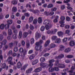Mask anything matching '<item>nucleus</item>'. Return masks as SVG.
I'll use <instances>...</instances> for the list:
<instances>
[{
    "mask_svg": "<svg viewBox=\"0 0 75 75\" xmlns=\"http://www.w3.org/2000/svg\"><path fill=\"white\" fill-rule=\"evenodd\" d=\"M44 24H47L45 25V28L46 30H49L50 29V27L52 25L51 24V22L49 20H45L43 22Z\"/></svg>",
    "mask_w": 75,
    "mask_h": 75,
    "instance_id": "f257e3e1",
    "label": "nucleus"
},
{
    "mask_svg": "<svg viewBox=\"0 0 75 75\" xmlns=\"http://www.w3.org/2000/svg\"><path fill=\"white\" fill-rule=\"evenodd\" d=\"M54 65L55 66H58L59 68H64L65 67V65L63 64H59V61L58 60H56L55 61V63L54 64Z\"/></svg>",
    "mask_w": 75,
    "mask_h": 75,
    "instance_id": "f03ea898",
    "label": "nucleus"
},
{
    "mask_svg": "<svg viewBox=\"0 0 75 75\" xmlns=\"http://www.w3.org/2000/svg\"><path fill=\"white\" fill-rule=\"evenodd\" d=\"M60 19L61 21L59 22V23L61 24L60 25V27H64V23H65L64 21L65 19V17H64V16H61L60 18Z\"/></svg>",
    "mask_w": 75,
    "mask_h": 75,
    "instance_id": "7ed1b4c3",
    "label": "nucleus"
},
{
    "mask_svg": "<svg viewBox=\"0 0 75 75\" xmlns=\"http://www.w3.org/2000/svg\"><path fill=\"white\" fill-rule=\"evenodd\" d=\"M57 46L56 45L54 44H51L49 46V47L47 48L45 52H46L47 51H49L51 50V48H55Z\"/></svg>",
    "mask_w": 75,
    "mask_h": 75,
    "instance_id": "20e7f679",
    "label": "nucleus"
},
{
    "mask_svg": "<svg viewBox=\"0 0 75 75\" xmlns=\"http://www.w3.org/2000/svg\"><path fill=\"white\" fill-rule=\"evenodd\" d=\"M57 29H55L54 30H51L50 31L48 30L47 31V33L49 34H54L57 33Z\"/></svg>",
    "mask_w": 75,
    "mask_h": 75,
    "instance_id": "39448f33",
    "label": "nucleus"
},
{
    "mask_svg": "<svg viewBox=\"0 0 75 75\" xmlns=\"http://www.w3.org/2000/svg\"><path fill=\"white\" fill-rule=\"evenodd\" d=\"M36 46L35 47V49L36 51H42V49H41L42 47V46L40 45H36Z\"/></svg>",
    "mask_w": 75,
    "mask_h": 75,
    "instance_id": "423d86ee",
    "label": "nucleus"
},
{
    "mask_svg": "<svg viewBox=\"0 0 75 75\" xmlns=\"http://www.w3.org/2000/svg\"><path fill=\"white\" fill-rule=\"evenodd\" d=\"M19 52L22 54H23L24 55H25L26 54V52H27V51L26 50L24 51L23 48L22 47H21L19 49Z\"/></svg>",
    "mask_w": 75,
    "mask_h": 75,
    "instance_id": "0eeeda50",
    "label": "nucleus"
},
{
    "mask_svg": "<svg viewBox=\"0 0 75 75\" xmlns=\"http://www.w3.org/2000/svg\"><path fill=\"white\" fill-rule=\"evenodd\" d=\"M64 57V55L62 54H61L58 55V56H57L55 57V59H61L62 58Z\"/></svg>",
    "mask_w": 75,
    "mask_h": 75,
    "instance_id": "6e6552de",
    "label": "nucleus"
},
{
    "mask_svg": "<svg viewBox=\"0 0 75 75\" xmlns=\"http://www.w3.org/2000/svg\"><path fill=\"white\" fill-rule=\"evenodd\" d=\"M8 35H12L13 34V33L12 32V30L11 29H9L8 30Z\"/></svg>",
    "mask_w": 75,
    "mask_h": 75,
    "instance_id": "1a4fd4ad",
    "label": "nucleus"
},
{
    "mask_svg": "<svg viewBox=\"0 0 75 75\" xmlns=\"http://www.w3.org/2000/svg\"><path fill=\"white\" fill-rule=\"evenodd\" d=\"M40 65L41 67L42 68H45V67H46V68H48V67H47V66H48V64L43 63H40Z\"/></svg>",
    "mask_w": 75,
    "mask_h": 75,
    "instance_id": "9d476101",
    "label": "nucleus"
},
{
    "mask_svg": "<svg viewBox=\"0 0 75 75\" xmlns=\"http://www.w3.org/2000/svg\"><path fill=\"white\" fill-rule=\"evenodd\" d=\"M43 43V40H40L39 42H36L35 43L36 45H40L41 44H42Z\"/></svg>",
    "mask_w": 75,
    "mask_h": 75,
    "instance_id": "9b49d317",
    "label": "nucleus"
},
{
    "mask_svg": "<svg viewBox=\"0 0 75 75\" xmlns=\"http://www.w3.org/2000/svg\"><path fill=\"white\" fill-rule=\"evenodd\" d=\"M57 34L59 37H62L64 33L61 31H59L57 33Z\"/></svg>",
    "mask_w": 75,
    "mask_h": 75,
    "instance_id": "f8f14e48",
    "label": "nucleus"
},
{
    "mask_svg": "<svg viewBox=\"0 0 75 75\" xmlns=\"http://www.w3.org/2000/svg\"><path fill=\"white\" fill-rule=\"evenodd\" d=\"M41 70H42V68L41 67H39L35 69V72H40Z\"/></svg>",
    "mask_w": 75,
    "mask_h": 75,
    "instance_id": "ddd939ff",
    "label": "nucleus"
},
{
    "mask_svg": "<svg viewBox=\"0 0 75 75\" xmlns=\"http://www.w3.org/2000/svg\"><path fill=\"white\" fill-rule=\"evenodd\" d=\"M35 37L36 38H38L40 37H41V35L40 34L38 33V32L36 33Z\"/></svg>",
    "mask_w": 75,
    "mask_h": 75,
    "instance_id": "4468645a",
    "label": "nucleus"
},
{
    "mask_svg": "<svg viewBox=\"0 0 75 75\" xmlns=\"http://www.w3.org/2000/svg\"><path fill=\"white\" fill-rule=\"evenodd\" d=\"M69 44L70 46H71V47H73V46H74V45H75V42L73 41H71L70 42Z\"/></svg>",
    "mask_w": 75,
    "mask_h": 75,
    "instance_id": "2eb2a0df",
    "label": "nucleus"
},
{
    "mask_svg": "<svg viewBox=\"0 0 75 75\" xmlns=\"http://www.w3.org/2000/svg\"><path fill=\"white\" fill-rule=\"evenodd\" d=\"M12 37L13 39L16 40L17 38V37H18V35L16 34H14L12 35Z\"/></svg>",
    "mask_w": 75,
    "mask_h": 75,
    "instance_id": "dca6fc26",
    "label": "nucleus"
},
{
    "mask_svg": "<svg viewBox=\"0 0 75 75\" xmlns=\"http://www.w3.org/2000/svg\"><path fill=\"white\" fill-rule=\"evenodd\" d=\"M33 68H30L26 71V74H29L31 71H33Z\"/></svg>",
    "mask_w": 75,
    "mask_h": 75,
    "instance_id": "f3484780",
    "label": "nucleus"
},
{
    "mask_svg": "<svg viewBox=\"0 0 75 75\" xmlns=\"http://www.w3.org/2000/svg\"><path fill=\"white\" fill-rule=\"evenodd\" d=\"M22 67V64H21V63L20 62L18 63L17 64V67L18 68H21Z\"/></svg>",
    "mask_w": 75,
    "mask_h": 75,
    "instance_id": "a211bd4d",
    "label": "nucleus"
},
{
    "mask_svg": "<svg viewBox=\"0 0 75 75\" xmlns=\"http://www.w3.org/2000/svg\"><path fill=\"white\" fill-rule=\"evenodd\" d=\"M38 62V60L36 59L34 60L32 63V64L33 65H35V64H37V63Z\"/></svg>",
    "mask_w": 75,
    "mask_h": 75,
    "instance_id": "6ab92c4d",
    "label": "nucleus"
},
{
    "mask_svg": "<svg viewBox=\"0 0 75 75\" xmlns=\"http://www.w3.org/2000/svg\"><path fill=\"white\" fill-rule=\"evenodd\" d=\"M28 35V33L27 32H24L23 33V38H26L27 37V35Z\"/></svg>",
    "mask_w": 75,
    "mask_h": 75,
    "instance_id": "aec40b11",
    "label": "nucleus"
},
{
    "mask_svg": "<svg viewBox=\"0 0 75 75\" xmlns=\"http://www.w3.org/2000/svg\"><path fill=\"white\" fill-rule=\"evenodd\" d=\"M50 40H47L45 44V47H47V46H48V45H49V44H50Z\"/></svg>",
    "mask_w": 75,
    "mask_h": 75,
    "instance_id": "412c9836",
    "label": "nucleus"
},
{
    "mask_svg": "<svg viewBox=\"0 0 75 75\" xmlns=\"http://www.w3.org/2000/svg\"><path fill=\"white\" fill-rule=\"evenodd\" d=\"M61 41V39L60 38H57V39L56 40L55 42L56 43H58L59 44V43H60Z\"/></svg>",
    "mask_w": 75,
    "mask_h": 75,
    "instance_id": "4be33fe9",
    "label": "nucleus"
},
{
    "mask_svg": "<svg viewBox=\"0 0 75 75\" xmlns=\"http://www.w3.org/2000/svg\"><path fill=\"white\" fill-rule=\"evenodd\" d=\"M22 37V31L21 30L19 32L18 38L19 39H21Z\"/></svg>",
    "mask_w": 75,
    "mask_h": 75,
    "instance_id": "5701e85b",
    "label": "nucleus"
},
{
    "mask_svg": "<svg viewBox=\"0 0 75 75\" xmlns=\"http://www.w3.org/2000/svg\"><path fill=\"white\" fill-rule=\"evenodd\" d=\"M59 47L60 50L61 51H63L65 49V47L63 45H60L59 46Z\"/></svg>",
    "mask_w": 75,
    "mask_h": 75,
    "instance_id": "b1692460",
    "label": "nucleus"
},
{
    "mask_svg": "<svg viewBox=\"0 0 75 75\" xmlns=\"http://www.w3.org/2000/svg\"><path fill=\"white\" fill-rule=\"evenodd\" d=\"M57 38H58V37L57 36H52V41H55L56 40H57Z\"/></svg>",
    "mask_w": 75,
    "mask_h": 75,
    "instance_id": "393cba45",
    "label": "nucleus"
},
{
    "mask_svg": "<svg viewBox=\"0 0 75 75\" xmlns=\"http://www.w3.org/2000/svg\"><path fill=\"white\" fill-rule=\"evenodd\" d=\"M10 28V25L9 24L7 23L5 25V28L6 30L7 29H8Z\"/></svg>",
    "mask_w": 75,
    "mask_h": 75,
    "instance_id": "a878e982",
    "label": "nucleus"
},
{
    "mask_svg": "<svg viewBox=\"0 0 75 75\" xmlns=\"http://www.w3.org/2000/svg\"><path fill=\"white\" fill-rule=\"evenodd\" d=\"M7 23L9 25H10V24H11L13 23V20L11 19L7 20Z\"/></svg>",
    "mask_w": 75,
    "mask_h": 75,
    "instance_id": "bb28decb",
    "label": "nucleus"
},
{
    "mask_svg": "<svg viewBox=\"0 0 75 75\" xmlns=\"http://www.w3.org/2000/svg\"><path fill=\"white\" fill-rule=\"evenodd\" d=\"M54 6L53 5L51 4H50L47 6V8H52V7H53Z\"/></svg>",
    "mask_w": 75,
    "mask_h": 75,
    "instance_id": "cd10ccee",
    "label": "nucleus"
},
{
    "mask_svg": "<svg viewBox=\"0 0 75 75\" xmlns=\"http://www.w3.org/2000/svg\"><path fill=\"white\" fill-rule=\"evenodd\" d=\"M69 75H75V72H73V71L71 70L69 71Z\"/></svg>",
    "mask_w": 75,
    "mask_h": 75,
    "instance_id": "c85d7f7f",
    "label": "nucleus"
},
{
    "mask_svg": "<svg viewBox=\"0 0 75 75\" xmlns=\"http://www.w3.org/2000/svg\"><path fill=\"white\" fill-rule=\"evenodd\" d=\"M28 66V64H26L25 65H24L21 69V70H25V69Z\"/></svg>",
    "mask_w": 75,
    "mask_h": 75,
    "instance_id": "c756f323",
    "label": "nucleus"
},
{
    "mask_svg": "<svg viewBox=\"0 0 75 75\" xmlns=\"http://www.w3.org/2000/svg\"><path fill=\"white\" fill-rule=\"evenodd\" d=\"M34 20V17L33 16H31L29 18V22L30 23H31Z\"/></svg>",
    "mask_w": 75,
    "mask_h": 75,
    "instance_id": "7c9ffc66",
    "label": "nucleus"
},
{
    "mask_svg": "<svg viewBox=\"0 0 75 75\" xmlns=\"http://www.w3.org/2000/svg\"><path fill=\"white\" fill-rule=\"evenodd\" d=\"M5 28V25H4V24H1L0 25V28L1 29V30H3L4 29V28Z\"/></svg>",
    "mask_w": 75,
    "mask_h": 75,
    "instance_id": "2f4dec72",
    "label": "nucleus"
},
{
    "mask_svg": "<svg viewBox=\"0 0 75 75\" xmlns=\"http://www.w3.org/2000/svg\"><path fill=\"white\" fill-rule=\"evenodd\" d=\"M67 58H74V56L71 55H67L66 56Z\"/></svg>",
    "mask_w": 75,
    "mask_h": 75,
    "instance_id": "473e14b6",
    "label": "nucleus"
},
{
    "mask_svg": "<svg viewBox=\"0 0 75 75\" xmlns=\"http://www.w3.org/2000/svg\"><path fill=\"white\" fill-rule=\"evenodd\" d=\"M1 43H2V44L5 45L7 43V40L6 39H4L1 42Z\"/></svg>",
    "mask_w": 75,
    "mask_h": 75,
    "instance_id": "72a5a7b5",
    "label": "nucleus"
},
{
    "mask_svg": "<svg viewBox=\"0 0 75 75\" xmlns=\"http://www.w3.org/2000/svg\"><path fill=\"white\" fill-rule=\"evenodd\" d=\"M54 68L52 67H50L49 69V72H53V71H54Z\"/></svg>",
    "mask_w": 75,
    "mask_h": 75,
    "instance_id": "f704fd0d",
    "label": "nucleus"
},
{
    "mask_svg": "<svg viewBox=\"0 0 75 75\" xmlns=\"http://www.w3.org/2000/svg\"><path fill=\"white\" fill-rule=\"evenodd\" d=\"M34 57H35V56L34 54H32L30 56L29 59L30 60L33 59L34 58Z\"/></svg>",
    "mask_w": 75,
    "mask_h": 75,
    "instance_id": "c9c22d12",
    "label": "nucleus"
},
{
    "mask_svg": "<svg viewBox=\"0 0 75 75\" xmlns=\"http://www.w3.org/2000/svg\"><path fill=\"white\" fill-rule=\"evenodd\" d=\"M26 47L27 48H29L30 47V41L28 40L26 42Z\"/></svg>",
    "mask_w": 75,
    "mask_h": 75,
    "instance_id": "e433bc0d",
    "label": "nucleus"
},
{
    "mask_svg": "<svg viewBox=\"0 0 75 75\" xmlns=\"http://www.w3.org/2000/svg\"><path fill=\"white\" fill-rule=\"evenodd\" d=\"M71 51V48H67L65 50L64 52H69Z\"/></svg>",
    "mask_w": 75,
    "mask_h": 75,
    "instance_id": "4c0bfd02",
    "label": "nucleus"
},
{
    "mask_svg": "<svg viewBox=\"0 0 75 75\" xmlns=\"http://www.w3.org/2000/svg\"><path fill=\"white\" fill-rule=\"evenodd\" d=\"M12 59L13 58H12L11 57H9L7 59V61L8 62L11 61H12Z\"/></svg>",
    "mask_w": 75,
    "mask_h": 75,
    "instance_id": "58836bf2",
    "label": "nucleus"
},
{
    "mask_svg": "<svg viewBox=\"0 0 75 75\" xmlns=\"http://www.w3.org/2000/svg\"><path fill=\"white\" fill-rule=\"evenodd\" d=\"M13 46V43L11 42L9 43L8 47L9 48H12Z\"/></svg>",
    "mask_w": 75,
    "mask_h": 75,
    "instance_id": "ea45409f",
    "label": "nucleus"
},
{
    "mask_svg": "<svg viewBox=\"0 0 75 75\" xmlns=\"http://www.w3.org/2000/svg\"><path fill=\"white\" fill-rule=\"evenodd\" d=\"M44 30H45V27L44 26H42L40 28V31H44Z\"/></svg>",
    "mask_w": 75,
    "mask_h": 75,
    "instance_id": "a19ab883",
    "label": "nucleus"
},
{
    "mask_svg": "<svg viewBox=\"0 0 75 75\" xmlns=\"http://www.w3.org/2000/svg\"><path fill=\"white\" fill-rule=\"evenodd\" d=\"M30 44H33L34 43V39L33 38H32L30 39Z\"/></svg>",
    "mask_w": 75,
    "mask_h": 75,
    "instance_id": "79ce46f5",
    "label": "nucleus"
},
{
    "mask_svg": "<svg viewBox=\"0 0 75 75\" xmlns=\"http://www.w3.org/2000/svg\"><path fill=\"white\" fill-rule=\"evenodd\" d=\"M29 28L30 30H32L34 29V27L33 26V25L31 24L30 25Z\"/></svg>",
    "mask_w": 75,
    "mask_h": 75,
    "instance_id": "37998d69",
    "label": "nucleus"
},
{
    "mask_svg": "<svg viewBox=\"0 0 75 75\" xmlns=\"http://www.w3.org/2000/svg\"><path fill=\"white\" fill-rule=\"evenodd\" d=\"M37 23V19H35L33 21V24H35Z\"/></svg>",
    "mask_w": 75,
    "mask_h": 75,
    "instance_id": "c03bdc74",
    "label": "nucleus"
},
{
    "mask_svg": "<svg viewBox=\"0 0 75 75\" xmlns=\"http://www.w3.org/2000/svg\"><path fill=\"white\" fill-rule=\"evenodd\" d=\"M30 11H32L34 13H38V10H33L32 9H30Z\"/></svg>",
    "mask_w": 75,
    "mask_h": 75,
    "instance_id": "a18cd8bd",
    "label": "nucleus"
},
{
    "mask_svg": "<svg viewBox=\"0 0 75 75\" xmlns=\"http://www.w3.org/2000/svg\"><path fill=\"white\" fill-rule=\"evenodd\" d=\"M17 2L16 1H13L11 2V4L13 5L17 4Z\"/></svg>",
    "mask_w": 75,
    "mask_h": 75,
    "instance_id": "49530a36",
    "label": "nucleus"
},
{
    "mask_svg": "<svg viewBox=\"0 0 75 75\" xmlns=\"http://www.w3.org/2000/svg\"><path fill=\"white\" fill-rule=\"evenodd\" d=\"M12 11L13 12H16L17 11V8L16 7H13L12 8Z\"/></svg>",
    "mask_w": 75,
    "mask_h": 75,
    "instance_id": "de8ad7c7",
    "label": "nucleus"
},
{
    "mask_svg": "<svg viewBox=\"0 0 75 75\" xmlns=\"http://www.w3.org/2000/svg\"><path fill=\"white\" fill-rule=\"evenodd\" d=\"M38 21L39 23H41L42 22V18L41 17H39L38 19Z\"/></svg>",
    "mask_w": 75,
    "mask_h": 75,
    "instance_id": "09e8293b",
    "label": "nucleus"
},
{
    "mask_svg": "<svg viewBox=\"0 0 75 75\" xmlns=\"http://www.w3.org/2000/svg\"><path fill=\"white\" fill-rule=\"evenodd\" d=\"M21 43L22 44V46H25V41H24V40H22L21 42Z\"/></svg>",
    "mask_w": 75,
    "mask_h": 75,
    "instance_id": "8fccbe9b",
    "label": "nucleus"
},
{
    "mask_svg": "<svg viewBox=\"0 0 75 75\" xmlns=\"http://www.w3.org/2000/svg\"><path fill=\"white\" fill-rule=\"evenodd\" d=\"M67 5L68 6L67 7L68 9H69V10H72V8H71V7H69V6H70V4H68Z\"/></svg>",
    "mask_w": 75,
    "mask_h": 75,
    "instance_id": "3c124183",
    "label": "nucleus"
},
{
    "mask_svg": "<svg viewBox=\"0 0 75 75\" xmlns=\"http://www.w3.org/2000/svg\"><path fill=\"white\" fill-rule=\"evenodd\" d=\"M40 61L41 62H44V61H45V58L44 57H42L40 58Z\"/></svg>",
    "mask_w": 75,
    "mask_h": 75,
    "instance_id": "603ef678",
    "label": "nucleus"
},
{
    "mask_svg": "<svg viewBox=\"0 0 75 75\" xmlns=\"http://www.w3.org/2000/svg\"><path fill=\"white\" fill-rule=\"evenodd\" d=\"M3 35H0V41H1L3 39Z\"/></svg>",
    "mask_w": 75,
    "mask_h": 75,
    "instance_id": "864d4df0",
    "label": "nucleus"
},
{
    "mask_svg": "<svg viewBox=\"0 0 75 75\" xmlns=\"http://www.w3.org/2000/svg\"><path fill=\"white\" fill-rule=\"evenodd\" d=\"M1 67L2 68H3V69H4V68H6V64L5 63H4L2 65Z\"/></svg>",
    "mask_w": 75,
    "mask_h": 75,
    "instance_id": "5fc2aeb1",
    "label": "nucleus"
},
{
    "mask_svg": "<svg viewBox=\"0 0 75 75\" xmlns=\"http://www.w3.org/2000/svg\"><path fill=\"white\" fill-rule=\"evenodd\" d=\"M2 34L4 36H7V32L6 31H3L2 32Z\"/></svg>",
    "mask_w": 75,
    "mask_h": 75,
    "instance_id": "6e6d98bb",
    "label": "nucleus"
},
{
    "mask_svg": "<svg viewBox=\"0 0 75 75\" xmlns=\"http://www.w3.org/2000/svg\"><path fill=\"white\" fill-rule=\"evenodd\" d=\"M68 40L67 38H65L63 40V42H65Z\"/></svg>",
    "mask_w": 75,
    "mask_h": 75,
    "instance_id": "4d7b16f0",
    "label": "nucleus"
},
{
    "mask_svg": "<svg viewBox=\"0 0 75 75\" xmlns=\"http://www.w3.org/2000/svg\"><path fill=\"white\" fill-rule=\"evenodd\" d=\"M57 10V8L54 7L51 9L52 11H55Z\"/></svg>",
    "mask_w": 75,
    "mask_h": 75,
    "instance_id": "13d9d810",
    "label": "nucleus"
},
{
    "mask_svg": "<svg viewBox=\"0 0 75 75\" xmlns=\"http://www.w3.org/2000/svg\"><path fill=\"white\" fill-rule=\"evenodd\" d=\"M65 8V6L64 5H62L61 6V10H64Z\"/></svg>",
    "mask_w": 75,
    "mask_h": 75,
    "instance_id": "bf43d9fd",
    "label": "nucleus"
},
{
    "mask_svg": "<svg viewBox=\"0 0 75 75\" xmlns=\"http://www.w3.org/2000/svg\"><path fill=\"white\" fill-rule=\"evenodd\" d=\"M55 62V60H54V59H51L49 61V63H53V62Z\"/></svg>",
    "mask_w": 75,
    "mask_h": 75,
    "instance_id": "052dcab7",
    "label": "nucleus"
},
{
    "mask_svg": "<svg viewBox=\"0 0 75 75\" xmlns=\"http://www.w3.org/2000/svg\"><path fill=\"white\" fill-rule=\"evenodd\" d=\"M54 12H53V11H52V12H50L49 14V15H50V16H52L53 15H54Z\"/></svg>",
    "mask_w": 75,
    "mask_h": 75,
    "instance_id": "680f3d73",
    "label": "nucleus"
},
{
    "mask_svg": "<svg viewBox=\"0 0 75 75\" xmlns=\"http://www.w3.org/2000/svg\"><path fill=\"white\" fill-rule=\"evenodd\" d=\"M54 70H55L56 71H59V69L58 67H54Z\"/></svg>",
    "mask_w": 75,
    "mask_h": 75,
    "instance_id": "e2e57ef3",
    "label": "nucleus"
},
{
    "mask_svg": "<svg viewBox=\"0 0 75 75\" xmlns=\"http://www.w3.org/2000/svg\"><path fill=\"white\" fill-rule=\"evenodd\" d=\"M7 38L8 40H10L12 39V37L10 36H8L7 37Z\"/></svg>",
    "mask_w": 75,
    "mask_h": 75,
    "instance_id": "0e129e2a",
    "label": "nucleus"
},
{
    "mask_svg": "<svg viewBox=\"0 0 75 75\" xmlns=\"http://www.w3.org/2000/svg\"><path fill=\"white\" fill-rule=\"evenodd\" d=\"M24 15L26 17H29L30 16V14L28 13H26L24 14Z\"/></svg>",
    "mask_w": 75,
    "mask_h": 75,
    "instance_id": "69168bd1",
    "label": "nucleus"
},
{
    "mask_svg": "<svg viewBox=\"0 0 75 75\" xmlns=\"http://www.w3.org/2000/svg\"><path fill=\"white\" fill-rule=\"evenodd\" d=\"M70 18H69V17H68V16H67L66 17V20H67V21H70Z\"/></svg>",
    "mask_w": 75,
    "mask_h": 75,
    "instance_id": "338daca9",
    "label": "nucleus"
},
{
    "mask_svg": "<svg viewBox=\"0 0 75 75\" xmlns=\"http://www.w3.org/2000/svg\"><path fill=\"white\" fill-rule=\"evenodd\" d=\"M12 50H10L9 51L8 53V55H12Z\"/></svg>",
    "mask_w": 75,
    "mask_h": 75,
    "instance_id": "774afa93",
    "label": "nucleus"
}]
</instances>
